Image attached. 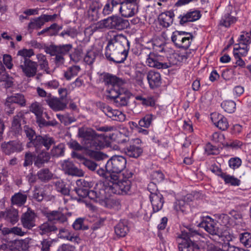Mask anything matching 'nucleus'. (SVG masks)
<instances>
[{
	"mask_svg": "<svg viewBox=\"0 0 251 251\" xmlns=\"http://www.w3.org/2000/svg\"><path fill=\"white\" fill-rule=\"evenodd\" d=\"M31 239L26 238L24 239L17 240L19 250L26 251L29 247V243Z\"/></svg>",
	"mask_w": 251,
	"mask_h": 251,
	"instance_id": "nucleus-58",
	"label": "nucleus"
},
{
	"mask_svg": "<svg viewBox=\"0 0 251 251\" xmlns=\"http://www.w3.org/2000/svg\"><path fill=\"white\" fill-rule=\"evenodd\" d=\"M80 71V68L79 66H71L64 72V76L67 80H70L72 77L76 76Z\"/></svg>",
	"mask_w": 251,
	"mask_h": 251,
	"instance_id": "nucleus-42",
	"label": "nucleus"
},
{
	"mask_svg": "<svg viewBox=\"0 0 251 251\" xmlns=\"http://www.w3.org/2000/svg\"><path fill=\"white\" fill-rule=\"evenodd\" d=\"M100 109L107 117L113 120L122 122L125 121L126 119V115L122 111L114 109L105 104H102L100 106Z\"/></svg>",
	"mask_w": 251,
	"mask_h": 251,
	"instance_id": "nucleus-12",
	"label": "nucleus"
},
{
	"mask_svg": "<svg viewBox=\"0 0 251 251\" xmlns=\"http://www.w3.org/2000/svg\"><path fill=\"white\" fill-rule=\"evenodd\" d=\"M27 200V195L21 192L15 193L11 198L12 205L21 207L25 204Z\"/></svg>",
	"mask_w": 251,
	"mask_h": 251,
	"instance_id": "nucleus-32",
	"label": "nucleus"
},
{
	"mask_svg": "<svg viewBox=\"0 0 251 251\" xmlns=\"http://www.w3.org/2000/svg\"><path fill=\"white\" fill-rule=\"evenodd\" d=\"M188 204L183 200L177 201L174 203V209L178 212L183 213L186 211Z\"/></svg>",
	"mask_w": 251,
	"mask_h": 251,
	"instance_id": "nucleus-52",
	"label": "nucleus"
},
{
	"mask_svg": "<svg viewBox=\"0 0 251 251\" xmlns=\"http://www.w3.org/2000/svg\"><path fill=\"white\" fill-rule=\"evenodd\" d=\"M147 78L150 87L151 89L156 88L161 84V77L158 72L151 71L148 72Z\"/></svg>",
	"mask_w": 251,
	"mask_h": 251,
	"instance_id": "nucleus-22",
	"label": "nucleus"
},
{
	"mask_svg": "<svg viewBox=\"0 0 251 251\" xmlns=\"http://www.w3.org/2000/svg\"><path fill=\"white\" fill-rule=\"evenodd\" d=\"M198 235V232L191 228L182 231L179 238L183 239L181 243H179L178 249L179 251H194L195 249H197V246L194 243L195 241L191 238Z\"/></svg>",
	"mask_w": 251,
	"mask_h": 251,
	"instance_id": "nucleus-5",
	"label": "nucleus"
},
{
	"mask_svg": "<svg viewBox=\"0 0 251 251\" xmlns=\"http://www.w3.org/2000/svg\"><path fill=\"white\" fill-rule=\"evenodd\" d=\"M99 7L96 2H92L90 5L87 13L89 19L91 21H97L100 17Z\"/></svg>",
	"mask_w": 251,
	"mask_h": 251,
	"instance_id": "nucleus-34",
	"label": "nucleus"
},
{
	"mask_svg": "<svg viewBox=\"0 0 251 251\" xmlns=\"http://www.w3.org/2000/svg\"><path fill=\"white\" fill-rule=\"evenodd\" d=\"M229 214L232 218V219H230V220L233 222V226L242 225L243 222V216L241 212L232 210L230 211Z\"/></svg>",
	"mask_w": 251,
	"mask_h": 251,
	"instance_id": "nucleus-45",
	"label": "nucleus"
},
{
	"mask_svg": "<svg viewBox=\"0 0 251 251\" xmlns=\"http://www.w3.org/2000/svg\"><path fill=\"white\" fill-rule=\"evenodd\" d=\"M43 25L39 17L30 20L27 26V30L31 33L34 29H38Z\"/></svg>",
	"mask_w": 251,
	"mask_h": 251,
	"instance_id": "nucleus-43",
	"label": "nucleus"
},
{
	"mask_svg": "<svg viewBox=\"0 0 251 251\" xmlns=\"http://www.w3.org/2000/svg\"><path fill=\"white\" fill-rule=\"evenodd\" d=\"M241 163L242 161L239 157H233L228 161L229 167L233 169L239 168L241 166Z\"/></svg>",
	"mask_w": 251,
	"mask_h": 251,
	"instance_id": "nucleus-63",
	"label": "nucleus"
},
{
	"mask_svg": "<svg viewBox=\"0 0 251 251\" xmlns=\"http://www.w3.org/2000/svg\"><path fill=\"white\" fill-rule=\"evenodd\" d=\"M53 243V240L50 239H43L41 241L39 248L41 251H50V248L51 246Z\"/></svg>",
	"mask_w": 251,
	"mask_h": 251,
	"instance_id": "nucleus-54",
	"label": "nucleus"
},
{
	"mask_svg": "<svg viewBox=\"0 0 251 251\" xmlns=\"http://www.w3.org/2000/svg\"><path fill=\"white\" fill-rule=\"evenodd\" d=\"M201 17V13L198 10L191 11L184 15H180V23L184 24L187 22H193L199 20Z\"/></svg>",
	"mask_w": 251,
	"mask_h": 251,
	"instance_id": "nucleus-25",
	"label": "nucleus"
},
{
	"mask_svg": "<svg viewBox=\"0 0 251 251\" xmlns=\"http://www.w3.org/2000/svg\"><path fill=\"white\" fill-rule=\"evenodd\" d=\"M50 158L49 153L42 151L38 154L35 158L34 165L38 168H41L45 163L48 162Z\"/></svg>",
	"mask_w": 251,
	"mask_h": 251,
	"instance_id": "nucleus-33",
	"label": "nucleus"
},
{
	"mask_svg": "<svg viewBox=\"0 0 251 251\" xmlns=\"http://www.w3.org/2000/svg\"><path fill=\"white\" fill-rule=\"evenodd\" d=\"M218 222L221 225L227 227L233 226V222L230 220V217L226 214L220 215L218 217Z\"/></svg>",
	"mask_w": 251,
	"mask_h": 251,
	"instance_id": "nucleus-48",
	"label": "nucleus"
},
{
	"mask_svg": "<svg viewBox=\"0 0 251 251\" xmlns=\"http://www.w3.org/2000/svg\"><path fill=\"white\" fill-rule=\"evenodd\" d=\"M151 115H147L139 121V125L141 127L148 128L152 121Z\"/></svg>",
	"mask_w": 251,
	"mask_h": 251,
	"instance_id": "nucleus-59",
	"label": "nucleus"
},
{
	"mask_svg": "<svg viewBox=\"0 0 251 251\" xmlns=\"http://www.w3.org/2000/svg\"><path fill=\"white\" fill-rule=\"evenodd\" d=\"M151 177L154 182L159 183L164 179V175L160 171H153L151 175Z\"/></svg>",
	"mask_w": 251,
	"mask_h": 251,
	"instance_id": "nucleus-56",
	"label": "nucleus"
},
{
	"mask_svg": "<svg viewBox=\"0 0 251 251\" xmlns=\"http://www.w3.org/2000/svg\"><path fill=\"white\" fill-rule=\"evenodd\" d=\"M37 215L34 211L28 208L21 217V222L23 227L30 230L36 226Z\"/></svg>",
	"mask_w": 251,
	"mask_h": 251,
	"instance_id": "nucleus-11",
	"label": "nucleus"
},
{
	"mask_svg": "<svg viewBox=\"0 0 251 251\" xmlns=\"http://www.w3.org/2000/svg\"><path fill=\"white\" fill-rule=\"evenodd\" d=\"M222 107L227 113L234 112L236 108V104L232 100H226L221 103Z\"/></svg>",
	"mask_w": 251,
	"mask_h": 251,
	"instance_id": "nucleus-50",
	"label": "nucleus"
},
{
	"mask_svg": "<svg viewBox=\"0 0 251 251\" xmlns=\"http://www.w3.org/2000/svg\"><path fill=\"white\" fill-rule=\"evenodd\" d=\"M225 136L220 132H215L211 136V140L215 143H220L224 144Z\"/></svg>",
	"mask_w": 251,
	"mask_h": 251,
	"instance_id": "nucleus-60",
	"label": "nucleus"
},
{
	"mask_svg": "<svg viewBox=\"0 0 251 251\" xmlns=\"http://www.w3.org/2000/svg\"><path fill=\"white\" fill-rule=\"evenodd\" d=\"M29 110L33 113L36 117L43 115V108L39 102L35 101L33 102L29 106Z\"/></svg>",
	"mask_w": 251,
	"mask_h": 251,
	"instance_id": "nucleus-47",
	"label": "nucleus"
},
{
	"mask_svg": "<svg viewBox=\"0 0 251 251\" xmlns=\"http://www.w3.org/2000/svg\"><path fill=\"white\" fill-rule=\"evenodd\" d=\"M0 218L14 225L19 220L18 211L15 209H7L0 212Z\"/></svg>",
	"mask_w": 251,
	"mask_h": 251,
	"instance_id": "nucleus-21",
	"label": "nucleus"
},
{
	"mask_svg": "<svg viewBox=\"0 0 251 251\" xmlns=\"http://www.w3.org/2000/svg\"><path fill=\"white\" fill-rule=\"evenodd\" d=\"M129 146L125 149L126 154L130 157L137 158L143 152L141 147V141L138 138L132 139L130 141Z\"/></svg>",
	"mask_w": 251,
	"mask_h": 251,
	"instance_id": "nucleus-10",
	"label": "nucleus"
},
{
	"mask_svg": "<svg viewBox=\"0 0 251 251\" xmlns=\"http://www.w3.org/2000/svg\"><path fill=\"white\" fill-rule=\"evenodd\" d=\"M13 103H17L22 106H25V100L24 95L21 94H16L7 97L5 102V106H10Z\"/></svg>",
	"mask_w": 251,
	"mask_h": 251,
	"instance_id": "nucleus-28",
	"label": "nucleus"
},
{
	"mask_svg": "<svg viewBox=\"0 0 251 251\" xmlns=\"http://www.w3.org/2000/svg\"><path fill=\"white\" fill-rule=\"evenodd\" d=\"M39 233L40 235H49L52 232L57 230V227L51 223L46 222L38 226Z\"/></svg>",
	"mask_w": 251,
	"mask_h": 251,
	"instance_id": "nucleus-30",
	"label": "nucleus"
},
{
	"mask_svg": "<svg viewBox=\"0 0 251 251\" xmlns=\"http://www.w3.org/2000/svg\"><path fill=\"white\" fill-rule=\"evenodd\" d=\"M99 51L95 49L88 50L84 57V61L88 65H92L99 55Z\"/></svg>",
	"mask_w": 251,
	"mask_h": 251,
	"instance_id": "nucleus-38",
	"label": "nucleus"
},
{
	"mask_svg": "<svg viewBox=\"0 0 251 251\" xmlns=\"http://www.w3.org/2000/svg\"><path fill=\"white\" fill-rule=\"evenodd\" d=\"M76 185L78 188L75 189L76 193L82 198L87 197L88 190L86 188L89 185V182L84 179H80L76 181Z\"/></svg>",
	"mask_w": 251,
	"mask_h": 251,
	"instance_id": "nucleus-29",
	"label": "nucleus"
},
{
	"mask_svg": "<svg viewBox=\"0 0 251 251\" xmlns=\"http://www.w3.org/2000/svg\"><path fill=\"white\" fill-rule=\"evenodd\" d=\"M34 55V52L32 49H23L18 51L15 62H22L23 60H30V58Z\"/></svg>",
	"mask_w": 251,
	"mask_h": 251,
	"instance_id": "nucleus-31",
	"label": "nucleus"
},
{
	"mask_svg": "<svg viewBox=\"0 0 251 251\" xmlns=\"http://www.w3.org/2000/svg\"><path fill=\"white\" fill-rule=\"evenodd\" d=\"M128 231V227L126 223L119 222L115 227V232L120 237H125Z\"/></svg>",
	"mask_w": 251,
	"mask_h": 251,
	"instance_id": "nucleus-37",
	"label": "nucleus"
},
{
	"mask_svg": "<svg viewBox=\"0 0 251 251\" xmlns=\"http://www.w3.org/2000/svg\"><path fill=\"white\" fill-rule=\"evenodd\" d=\"M220 176L224 179L226 184H230L232 186H239L240 184V180L234 176L226 173H222Z\"/></svg>",
	"mask_w": 251,
	"mask_h": 251,
	"instance_id": "nucleus-40",
	"label": "nucleus"
},
{
	"mask_svg": "<svg viewBox=\"0 0 251 251\" xmlns=\"http://www.w3.org/2000/svg\"><path fill=\"white\" fill-rule=\"evenodd\" d=\"M62 168L64 172L68 175L81 176L84 175L81 170L78 169L69 161H64L62 164Z\"/></svg>",
	"mask_w": 251,
	"mask_h": 251,
	"instance_id": "nucleus-17",
	"label": "nucleus"
},
{
	"mask_svg": "<svg viewBox=\"0 0 251 251\" xmlns=\"http://www.w3.org/2000/svg\"><path fill=\"white\" fill-rule=\"evenodd\" d=\"M119 10L121 15L126 18L132 17L137 12L135 4L126 3L124 2L121 3Z\"/></svg>",
	"mask_w": 251,
	"mask_h": 251,
	"instance_id": "nucleus-19",
	"label": "nucleus"
},
{
	"mask_svg": "<svg viewBox=\"0 0 251 251\" xmlns=\"http://www.w3.org/2000/svg\"><path fill=\"white\" fill-rule=\"evenodd\" d=\"M239 240L240 243L247 248L251 247V234L245 232L240 234Z\"/></svg>",
	"mask_w": 251,
	"mask_h": 251,
	"instance_id": "nucleus-44",
	"label": "nucleus"
},
{
	"mask_svg": "<svg viewBox=\"0 0 251 251\" xmlns=\"http://www.w3.org/2000/svg\"><path fill=\"white\" fill-rule=\"evenodd\" d=\"M54 140L52 137L48 135L43 136V146H44L47 150H48L50 146L54 144Z\"/></svg>",
	"mask_w": 251,
	"mask_h": 251,
	"instance_id": "nucleus-61",
	"label": "nucleus"
},
{
	"mask_svg": "<svg viewBox=\"0 0 251 251\" xmlns=\"http://www.w3.org/2000/svg\"><path fill=\"white\" fill-rule=\"evenodd\" d=\"M82 163L89 170L92 171H95L97 167V164L95 162L85 158H82Z\"/></svg>",
	"mask_w": 251,
	"mask_h": 251,
	"instance_id": "nucleus-62",
	"label": "nucleus"
},
{
	"mask_svg": "<svg viewBox=\"0 0 251 251\" xmlns=\"http://www.w3.org/2000/svg\"><path fill=\"white\" fill-rule=\"evenodd\" d=\"M59 237L60 238L74 242H77L78 240H79V238L76 235H75L74 233L69 232V230L65 228L60 229Z\"/></svg>",
	"mask_w": 251,
	"mask_h": 251,
	"instance_id": "nucleus-35",
	"label": "nucleus"
},
{
	"mask_svg": "<svg viewBox=\"0 0 251 251\" xmlns=\"http://www.w3.org/2000/svg\"><path fill=\"white\" fill-rule=\"evenodd\" d=\"M1 148L2 151L7 155L14 152H20L23 150V145L19 141L3 142L1 144Z\"/></svg>",
	"mask_w": 251,
	"mask_h": 251,
	"instance_id": "nucleus-14",
	"label": "nucleus"
},
{
	"mask_svg": "<svg viewBox=\"0 0 251 251\" xmlns=\"http://www.w3.org/2000/svg\"><path fill=\"white\" fill-rule=\"evenodd\" d=\"M150 200L153 212H157L162 208L164 200L163 195L161 193L150 195Z\"/></svg>",
	"mask_w": 251,
	"mask_h": 251,
	"instance_id": "nucleus-20",
	"label": "nucleus"
},
{
	"mask_svg": "<svg viewBox=\"0 0 251 251\" xmlns=\"http://www.w3.org/2000/svg\"><path fill=\"white\" fill-rule=\"evenodd\" d=\"M126 159L121 155H114L107 162L105 165L106 171L118 175L126 168Z\"/></svg>",
	"mask_w": 251,
	"mask_h": 251,
	"instance_id": "nucleus-7",
	"label": "nucleus"
},
{
	"mask_svg": "<svg viewBox=\"0 0 251 251\" xmlns=\"http://www.w3.org/2000/svg\"><path fill=\"white\" fill-rule=\"evenodd\" d=\"M57 117L60 120L61 123L65 125H68L73 122L75 121V119L69 114L61 115L58 114L56 115Z\"/></svg>",
	"mask_w": 251,
	"mask_h": 251,
	"instance_id": "nucleus-51",
	"label": "nucleus"
},
{
	"mask_svg": "<svg viewBox=\"0 0 251 251\" xmlns=\"http://www.w3.org/2000/svg\"><path fill=\"white\" fill-rule=\"evenodd\" d=\"M29 144H31L36 150L40 149L43 146V136H36L30 142Z\"/></svg>",
	"mask_w": 251,
	"mask_h": 251,
	"instance_id": "nucleus-64",
	"label": "nucleus"
},
{
	"mask_svg": "<svg viewBox=\"0 0 251 251\" xmlns=\"http://www.w3.org/2000/svg\"><path fill=\"white\" fill-rule=\"evenodd\" d=\"M49 222L53 223H63L67 221V218L66 215L59 211H52L48 212L46 215Z\"/></svg>",
	"mask_w": 251,
	"mask_h": 251,
	"instance_id": "nucleus-24",
	"label": "nucleus"
},
{
	"mask_svg": "<svg viewBox=\"0 0 251 251\" xmlns=\"http://www.w3.org/2000/svg\"><path fill=\"white\" fill-rule=\"evenodd\" d=\"M36 58L38 60L37 63L41 69L44 70L47 74H49V63L46 56L42 53H38L36 55Z\"/></svg>",
	"mask_w": 251,
	"mask_h": 251,
	"instance_id": "nucleus-41",
	"label": "nucleus"
},
{
	"mask_svg": "<svg viewBox=\"0 0 251 251\" xmlns=\"http://www.w3.org/2000/svg\"><path fill=\"white\" fill-rule=\"evenodd\" d=\"M133 174L129 170L126 171L122 175L110 174L108 180L111 184L109 185V190L118 195H128L131 193V181Z\"/></svg>",
	"mask_w": 251,
	"mask_h": 251,
	"instance_id": "nucleus-2",
	"label": "nucleus"
},
{
	"mask_svg": "<svg viewBox=\"0 0 251 251\" xmlns=\"http://www.w3.org/2000/svg\"><path fill=\"white\" fill-rule=\"evenodd\" d=\"M37 176L39 179L42 182H47L52 179L53 174L49 170V169H42L39 170L37 174Z\"/></svg>",
	"mask_w": 251,
	"mask_h": 251,
	"instance_id": "nucleus-36",
	"label": "nucleus"
},
{
	"mask_svg": "<svg viewBox=\"0 0 251 251\" xmlns=\"http://www.w3.org/2000/svg\"><path fill=\"white\" fill-rule=\"evenodd\" d=\"M15 65L22 70L24 75L28 78L33 77L37 75L38 64L31 60H23L22 62H15Z\"/></svg>",
	"mask_w": 251,
	"mask_h": 251,
	"instance_id": "nucleus-9",
	"label": "nucleus"
},
{
	"mask_svg": "<svg viewBox=\"0 0 251 251\" xmlns=\"http://www.w3.org/2000/svg\"><path fill=\"white\" fill-rule=\"evenodd\" d=\"M193 38V35L190 33L176 31L173 33L171 39L177 48L186 50L189 48Z\"/></svg>",
	"mask_w": 251,
	"mask_h": 251,
	"instance_id": "nucleus-8",
	"label": "nucleus"
},
{
	"mask_svg": "<svg viewBox=\"0 0 251 251\" xmlns=\"http://www.w3.org/2000/svg\"><path fill=\"white\" fill-rule=\"evenodd\" d=\"M128 25L127 20L117 15H112L95 24L93 30L97 31L106 28L122 30L126 28Z\"/></svg>",
	"mask_w": 251,
	"mask_h": 251,
	"instance_id": "nucleus-4",
	"label": "nucleus"
},
{
	"mask_svg": "<svg viewBox=\"0 0 251 251\" xmlns=\"http://www.w3.org/2000/svg\"><path fill=\"white\" fill-rule=\"evenodd\" d=\"M168 61V62H165L168 65L167 68H170L174 65H179L181 63L178 53H175L170 55Z\"/></svg>",
	"mask_w": 251,
	"mask_h": 251,
	"instance_id": "nucleus-49",
	"label": "nucleus"
},
{
	"mask_svg": "<svg viewBox=\"0 0 251 251\" xmlns=\"http://www.w3.org/2000/svg\"><path fill=\"white\" fill-rule=\"evenodd\" d=\"M77 34V30L73 27H68L66 29L64 30L60 33L59 35L64 37L65 35H67L72 38H75Z\"/></svg>",
	"mask_w": 251,
	"mask_h": 251,
	"instance_id": "nucleus-57",
	"label": "nucleus"
},
{
	"mask_svg": "<svg viewBox=\"0 0 251 251\" xmlns=\"http://www.w3.org/2000/svg\"><path fill=\"white\" fill-rule=\"evenodd\" d=\"M136 100L141 101L142 104L146 106H153L155 104L154 100L152 97L143 98L141 96H137Z\"/></svg>",
	"mask_w": 251,
	"mask_h": 251,
	"instance_id": "nucleus-55",
	"label": "nucleus"
},
{
	"mask_svg": "<svg viewBox=\"0 0 251 251\" xmlns=\"http://www.w3.org/2000/svg\"><path fill=\"white\" fill-rule=\"evenodd\" d=\"M197 226L204 228L205 230L213 236L212 239L215 241L219 240L222 237V233L217 226L216 222L209 216L202 217L201 221L197 222Z\"/></svg>",
	"mask_w": 251,
	"mask_h": 251,
	"instance_id": "nucleus-6",
	"label": "nucleus"
},
{
	"mask_svg": "<svg viewBox=\"0 0 251 251\" xmlns=\"http://www.w3.org/2000/svg\"><path fill=\"white\" fill-rule=\"evenodd\" d=\"M24 114L23 112H20L13 117L11 124V131L15 135L20 134L22 131L21 121L24 119Z\"/></svg>",
	"mask_w": 251,
	"mask_h": 251,
	"instance_id": "nucleus-26",
	"label": "nucleus"
},
{
	"mask_svg": "<svg viewBox=\"0 0 251 251\" xmlns=\"http://www.w3.org/2000/svg\"><path fill=\"white\" fill-rule=\"evenodd\" d=\"M78 136L82 139V144L85 149L92 151L95 157L98 158L100 152L94 151L100 150V146L96 138L95 131L91 128L82 127L78 129Z\"/></svg>",
	"mask_w": 251,
	"mask_h": 251,
	"instance_id": "nucleus-3",
	"label": "nucleus"
},
{
	"mask_svg": "<svg viewBox=\"0 0 251 251\" xmlns=\"http://www.w3.org/2000/svg\"><path fill=\"white\" fill-rule=\"evenodd\" d=\"M65 146L63 144H59L54 146L51 150V154L53 156L58 157L64 153Z\"/></svg>",
	"mask_w": 251,
	"mask_h": 251,
	"instance_id": "nucleus-53",
	"label": "nucleus"
},
{
	"mask_svg": "<svg viewBox=\"0 0 251 251\" xmlns=\"http://www.w3.org/2000/svg\"><path fill=\"white\" fill-rule=\"evenodd\" d=\"M131 93L127 90H122L120 95L114 100L113 103L118 107L127 106Z\"/></svg>",
	"mask_w": 251,
	"mask_h": 251,
	"instance_id": "nucleus-23",
	"label": "nucleus"
},
{
	"mask_svg": "<svg viewBox=\"0 0 251 251\" xmlns=\"http://www.w3.org/2000/svg\"><path fill=\"white\" fill-rule=\"evenodd\" d=\"M236 21L235 18L228 13L225 14L221 19L219 25L221 26L228 27Z\"/></svg>",
	"mask_w": 251,
	"mask_h": 251,
	"instance_id": "nucleus-46",
	"label": "nucleus"
},
{
	"mask_svg": "<svg viewBox=\"0 0 251 251\" xmlns=\"http://www.w3.org/2000/svg\"><path fill=\"white\" fill-rule=\"evenodd\" d=\"M46 101L50 107L54 111H59L64 110L68 104L67 100L57 98H48Z\"/></svg>",
	"mask_w": 251,
	"mask_h": 251,
	"instance_id": "nucleus-15",
	"label": "nucleus"
},
{
	"mask_svg": "<svg viewBox=\"0 0 251 251\" xmlns=\"http://www.w3.org/2000/svg\"><path fill=\"white\" fill-rule=\"evenodd\" d=\"M73 48V46L71 44L62 45H50L46 47L45 51L49 54L50 56L54 55L56 53L65 55L67 54Z\"/></svg>",
	"mask_w": 251,
	"mask_h": 251,
	"instance_id": "nucleus-13",
	"label": "nucleus"
},
{
	"mask_svg": "<svg viewBox=\"0 0 251 251\" xmlns=\"http://www.w3.org/2000/svg\"><path fill=\"white\" fill-rule=\"evenodd\" d=\"M56 190L65 196H68L70 194V189L62 180H58L54 182Z\"/></svg>",
	"mask_w": 251,
	"mask_h": 251,
	"instance_id": "nucleus-39",
	"label": "nucleus"
},
{
	"mask_svg": "<svg viewBox=\"0 0 251 251\" xmlns=\"http://www.w3.org/2000/svg\"><path fill=\"white\" fill-rule=\"evenodd\" d=\"M161 57L154 53L150 52L147 58L146 63L151 67L157 69H167L168 65L165 62H160Z\"/></svg>",
	"mask_w": 251,
	"mask_h": 251,
	"instance_id": "nucleus-18",
	"label": "nucleus"
},
{
	"mask_svg": "<svg viewBox=\"0 0 251 251\" xmlns=\"http://www.w3.org/2000/svg\"><path fill=\"white\" fill-rule=\"evenodd\" d=\"M129 49V43L127 38L123 34H117L108 41L105 55L109 61L121 63L126 59Z\"/></svg>",
	"mask_w": 251,
	"mask_h": 251,
	"instance_id": "nucleus-1",
	"label": "nucleus"
},
{
	"mask_svg": "<svg viewBox=\"0 0 251 251\" xmlns=\"http://www.w3.org/2000/svg\"><path fill=\"white\" fill-rule=\"evenodd\" d=\"M173 13L170 11L162 13L158 18L160 25L164 27H169L173 23Z\"/></svg>",
	"mask_w": 251,
	"mask_h": 251,
	"instance_id": "nucleus-27",
	"label": "nucleus"
},
{
	"mask_svg": "<svg viewBox=\"0 0 251 251\" xmlns=\"http://www.w3.org/2000/svg\"><path fill=\"white\" fill-rule=\"evenodd\" d=\"M211 119L214 125L222 130H226L229 126L227 119L221 114L216 112L212 113Z\"/></svg>",
	"mask_w": 251,
	"mask_h": 251,
	"instance_id": "nucleus-16",
	"label": "nucleus"
}]
</instances>
